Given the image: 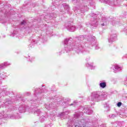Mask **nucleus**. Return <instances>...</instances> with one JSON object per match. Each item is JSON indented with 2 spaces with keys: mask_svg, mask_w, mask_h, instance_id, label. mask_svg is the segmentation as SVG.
I'll return each mask as SVG.
<instances>
[{
  "mask_svg": "<svg viewBox=\"0 0 127 127\" xmlns=\"http://www.w3.org/2000/svg\"><path fill=\"white\" fill-rule=\"evenodd\" d=\"M115 71H117V70H119L120 69V67L118 66V65L115 66Z\"/></svg>",
  "mask_w": 127,
  "mask_h": 127,
  "instance_id": "20e7f679",
  "label": "nucleus"
},
{
  "mask_svg": "<svg viewBox=\"0 0 127 127\" xmlns=\"http://www.w3.org/2000/svg\"><path fill=\"white\" fill-rule=\"evenodd\" d=\"M75 27L72 26L71 27L70 29H69V31H71V32H73L75 30Z\"/></svg>",
  "mask_w": 127,
  "mask_h": 127,
  "instance_id": "f03ea898",
  "label": "nucleus"
},
{
  "mask_svg": "<svg viewBox=\"0 0 127 127\" xmlns=\"http://www.w3.org/2000/svg\"><path fill=\"white\" fill-rule=\"evenodd\" d=\"M117 106H118V107H121V106H122V103L121 102H119L117 104Z\"/></svg>",
  "mask_w": 127,
  "mask_h": 127,
  "instance_id": "39448f33",
  "label": "nucleus"
},
{
  "mask_svg": "<svg viewBox=\"0 0 127 127\" xmlns=\"http://www.w3.org/2000/svg\"><path fill=\"white\" fill-rule=\"evenodd\" d=\"M26 23V22H25V21L23 20L21 23V25H25V24Z\"/></svg>",
  "mask_w": 127,
  "mask_h": 127,
  "instance_id": "7ed1b4c3",
  "label": "nucleus"
},
{
  "mask_svg": "<svg viewBox=\"0 0 127 127\" xmlns=\"http://www.w3.org/2000/svg\"><path fill=\"white\" fill-rule=\"evenodd\" d=\"M84 127V126H80V127Z\"/></svg>",
  "mask_w": 127,
  "mask_h": 127,
  "instance_id": "0eeeda50",
  "label": "nucleus"
},
{
  "mask_svg": "<svg viewBox=\"0 0 127 127\" xmlns=\"http://www.w3.org/2000/svg\"><path fill=\"white\" fill-rule=\"evenodd\" d=\"M100 86L101 88H105L106 87V83L105 82H102L100 84Z\"/></svg>",
  "mask_w": 127,
  "mask_h": 127,
  "instance_id": "f257e3e1",
  "label": "nucleus"
},
{
  "mask_svg": "<svg viewBox=\"0 0 127 127\" xmlns=\"http://www.w3.org/2000/svg\"><path fill=\"white\" fill-rule=\"evenodd\" d=\"M98 97H99V95H96L95 96V98H98Z\"/></svg>",
  "mask_w": 127,
  "mask_h": 127,
  "instance_id": "423d86ee",
  "label": "nucleus"
}]
</instances>
